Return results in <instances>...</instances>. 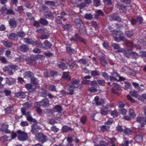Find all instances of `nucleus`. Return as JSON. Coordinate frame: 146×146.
Here are the masks:
<instances>
[{
    "label": "nucleus",
    "mask_w": 146,
    "mask_h": 146,
    "mask_svg": "<svg viewBox=\"0 0 146 146\" xmlns=\"http://www.w3.org/2000/svg\"><path fill=\"white\" fill-rule=\"evenodd\" d=\"M5 79L6 81V84H8L9 85H13L16 82L15 79L10 77L5 78Z\"/></svg>",
    "instance_id": "nucleus-12"
},
{
    "label": "nucleus",
    "mask_w": 146,
    "mask_h": 146,
    "mask_svg": "<svg viewBox=\"0 0 146 146\" xmlns=\"http://www.w3.org/2000/svg\"><path fill=\"white\" fill-rule=\"evenodd\" d=\"M146 121V117L143 116H137L136 118L137 122L140 124L138 125L139 128H140L145 126Z\"/></svg>",
    "instance_id": "nucleus-5"
},
{
    "label": "nucleus",
    "mask_w": 146,
    "mask_h": 146,
    "mask_svg": "<svg viewBox=\"0 0 146 146\" xmlns=\"http://www.w3.org/2000/svg\"><path fill=\"white\" fill-rule=\"evenodd\" d=\"M84 17L86 19L89 20H91L93 18V15L91 13H86Z\"/></svg>",
    "instance_id": "nucleus-47"
},
{
    "label": "nucleus",
    "mask_w": 146,
    "mask_h": 146,
    "mask_svg": "<svg viewBox=\"0 0 146 146\" xmlns=\"http://www.w3.org/2000/svg\"><path fill=\"white\" fill-rule=\"evenodd\" d=\"M70 45L67 46L66 47V50L67 52L69 54H74L76 52L73 48L70 47Z\"/></svg>",
    "instance_id": "nucleus-22"
},
{
    "label": "nucleus",
    "mask_w": 146,
    "mask_h": 146,
    "mask_svg": "<svg viewBox=\"0 0 146 146\" xmlns=\"http://www.w3.org/2000/svg\"><path fill=\"white\" fill-rule=\"evenodd\" d=\"M72 26L70 24H66L64 25L63 28L65 30H68L70 29L72 27Z\"/></svg>",
    "instance_id": "nucleus-58"
},
{
    "label": "nucleus",
    "mask_w": 146,
    "mask_h": 146,
    "mask_svg": "<svg viewBox=\"0 0 146 146\" xmlns=\"http://www.w3.org/2000/svg\"><path fill=\"white\" fill-rule=\"evenodd\" d=\"M111 34L115 36H121L123 34V32L120 31L113 30L110 31Z\"/></svg>",
    "instance_id": "nucleus-26"
},
{
    "label": "nucleus",
    "mask_w": 146,
    "mask_h": 146,
    "mask_svg": "<svg viewBox=\"0 0 146 146\" xmlns=\"http://www.w3.org/2000/svg\"><path fill=\"white\" fill-rule=\"evenodd\" d=\"M102 76L106 80H108L109 79L108 75L105 72H102Z\"/></svg>",
    "instance_id": "nucleus-49"
},
{
    "label": "nucleus",
    "mask_w": 146,
    "mask_h": 146,
    "mask_svg": "<svg viewBox=\"0 0 146 146\" xmlns=\"http://www.w3.org/2000/svg\"><path fill=\"white\" fill-rule=\"evenodd\" d=\"M80 82V80L78 79H76L73 80L71 82V84L70 85L71 86H73L74 88H78V84Z\"/></svg>",
    "instance_id": "nucleus-24"
},
{
    "label": "nucleus",
    "mask_w": 146,
    "mask_h": 146,
    "mask_svg": "<svg viewBox=\"0 0 146 146\" xmlns=\"http://www.w3.org/2000/svg\"><path fill=\"white\" fill-rule=\"evenodd\" d=\"M98 84L101 86H104L105 85V81L104 80H98L96 81Z\"/></svg>",
    "instance_id": "nucleus-44"
},
{
    "label": "nucleus",
    "mask_w": 146,
    "mask_h": 146,
    "mask_svg": "<svg viewBox=\"0 0 146 146\" xmlns=\"http://www.w3.org/2000/svg\"><path fill=\"white\" fill-rule=\"evenodd\" d=\"M131 70L130 68L126 66L122 68V71L127 74H128Z\"/></svg>",
    "instance_id": "nucleus-50"
},
{
    "label": "nucleus",
    "mask_w": 146,
    "mask_h": 146,
    "mask_svg": "<svg viewBox=\"0 0 146 146\" xmlns=\"http://www.w3.org/2000/svg\"><path fill=\"white\" fill-rule=\"evenodd\" d=\"M39 22L40 24L46 26L48 24V21L43 18H40L39 20Z\"/></svg>",
    "instance_id": "nucleus-29"
},
{
    "label": "nucleus",
    "mask_w": 146,
    "mask_h": 146,
    "mask_svg": "<svg viewBox=\"0 0 146 146\" xmlns=\"http://www.w3.org/2000/svg\"><path fill=\"white\" fill-rule=\"evenodd\" d=\"M131 95L132 96L134 97L135 98H137L138 97L137 92L135 91H134L131 92Z\"/></svg>",
    "instance_id": "nucleus-61"
},
{
    "label": "nucleus",
    "mask_w": 146,
    "mask_h": 146,
    "mask_svg": "<svg viewBox=\"0 0 146 146\" xmlns=\"http://www.w3.org/2000/svg\"><path fill=\"white\" fill-rule=\"evenodd\" d=\"M114 86L111 88V92L113 93L116 94H119V91L121 89L120 86L118 84L113 83Z\"/></svg>",
    "instance_id": "nucleus-10"
},
{
    "label": "nucleus",
    "mask_w": 146,
    "mask_h": 146,
    "mask_svg": "<svg viewBox=\"0 0 146 146\" xmlns=\"http://www.w3.org/2000/svg\"><path fill=\"white\" fill-rule=\"evenodd\" d=\"M137 23H138L139 24H141L143 23V19L140 16H138L137 19Z\"/></svg>",
    "instance_id": "nucleus-60"
},
{
    "label": "nucleus",
    "mask_w": 146,
    "mask_h": 146,
    "mask_svg": "<svg viewBox=\"0 0 146 146\" xmlns=\"http://www.w3.org/2000/svg\"><path fill=\"white\" fill-rule=\"evenodd\" d=\"M44 44L45 46L48 48H50L52 46L51 43L47 40H46L44 42Z\"/></svg>",
    "instance_id": "nucleus-57"
},
{
    "label": "nucleus",
    "mask_w": 146,
    "mask_h": 146,
    "mask_svg": "<svg viewBox=\"0 0 146 146\" xmlns=\"http://www.w3.org/2000/svg\"><path fill=\"white\" fill-rule=\"evenodd\" d=\"M74 23L76 28L79 29V32L80 34H82L86 32V28L84 24L80 19H74Z\"/></svg>",
    "instance_id": "nucleus-1"
},
{
    "label": "nucleus",
    "mask_w": 146,
    "mask_h": 146,
    "mask_svg": "<svg viewBox=\"0 0 146 146\" xmlns=\"http://www.w3.org/2000/svg\"><path fill=\"white\" fill-rule=\"evenodd\" d=\"M0 60L4 64H6L7 62V60L3 56L0 57Z\"/></svg>",
    "instance_id": "nucleus-63"
},
{
    "label": "nucleus",
    "mask_w": 146,
    "mask_h": 146,
    "mask_svg": "<svg viewBox=\"0 0 146 146\" xmlns=\"http://www.w3.org/2000/svg\"><path fill=\"white\" fill-rule=\"evenodd\" d=\"M91 74L93 77H95L96 76H99L100 75V72L97 70L91 71Z\"/></svg>",
    "instance_id": "nucleus-31"
},
{
    "label": "nucleus",
    "mask_w": 146,
    "mask_h": 146,
    "mask_svg": "<svg viewBox=\"0 0 146 146\" xmlns=\"http://www.w3.org/2000/svg\"><path fill=\"white\" fill-rule=\"evenodd\" d=\"M36 140L42 143H44L47 141V136L43 133H39L36 135Z\"/></svg>",
    "instance_id": "nucleus-6"
},
{
    "label": "nucleus",
    "mask_w": 146,
    "mask_h": 146,
    "mask_svg": "<svg viewBox=\"0 0 146 146\" xmlns=\"http://www.w3.org/2000/svg\"><path fill=\"white\" fill-rule=\"evenodd\" d=\"M109 17L111 21H116L119 22L121 21V19L119 16V13L117 12L109 15Z\"/></svg>",
    "instance_id": "nucleus-7"
},
{
    "label": "nucleus",
    "mask_w": 146,
    "mask_h": 146,
    "mask_svg": "<svg viewBox=\"0 0 146 146\" xmlns=\"http://www.w3.org/2000/svg\"><path fill=\"white\" fill-rule=\"evenodd\" d=\"M73 129L71 128L70 127H68L66 125L63 126L62 128V131L63 133H65L70 131H73Z\"/></svg>",
    "instance_id": "nucleus-27"
},
{
    "label": "nucleus",
    "mask_w": 146,
    "mask_h": 146,
    "mask_svg": "<svg viewBox=\"0 0 146 146\" xmlns=\"http://www.w3.org/2000/svg\"><path fill=\"white\" fill-rule=\"evenodd\" d=\"M100 60L102 65L104 66H105L107 65L108 63L104 57H102L100 58Z\"/></svg>",
    "instance_id": "nucleus-33"
},
{
    "label": "nucleus",
    "mask_w": 146,
    "mask_h": 146,
    "mask_svg": "<svg viewBox=\"0 0 146 146\" xmlns=\"http://www.w3.org/2000/svg\"><path fill=\"white\" fill-rule=\"evenodd\" d=\"M17 133L18 134V139L20 140L24 141L28 139L27 134L24 131L19 130L17 131Z\"/></svg>",
    "instance_id": "nucleus-4"
},
{
    "label": "nucleus",
    "mask_w": 146,
    "mask_h": 146,
    "mask_svg": "<svg viewBox=\"0 0 146 146\" xmlns=\"http://www.w3.org/2000/svg\"><path fill=\"white\" fill-rule=\"evenodd\" d=\"M33 122V124L31 125V131L34 133H36L40 129V127L37 125L38 122L35 119V121H30Z\"/></svg>",
    "instance_id": "nucleus-8"
},
{
    "label": "nucleus",
    "mask_w": 146,
    "mask_h": 146,
    "mask_svg": "<svg viewBox=\"0 0 146 146\" xmlns=\"http://www.w3.org/2000/svg\"><path fill=\"white\" fill-rule=\"evenodd\" d=\"M9 125L8 124L3 123L2 124V127L1 128V131H4L6 133H9L10 131L7 129Z\"/></svg>",
    "instance_id": "nucleus-16"
},
{
    "label": "nucleus",
    "mask_w": 146,
    "mask_h": 146,
    "mask_svg": "<svg viewBox=\"0 0 146 146\" xmlns=\"http://www.w3.org/2000/svg\"><path fill=\"white\" fill-rule=\"evenodd\" d=\"M24 6L27 8L31 9L33 6V5L29 2L26 1L24 4Z\"/></svg>",
    "instance_id": "nucleus-56"
},
{
    "label": "nucleus",
    "mask_w": 146,
    "mask_h": 146,
    "mask_svg": "<svg viewBox=\"0 0 146 146\" xmlns=\"http://www.w3.org/2000/svg\"><path fill=\"white\" fill-rule=\"evenodd\" d=\"M23 75L25 76L29 77L30 78H33L34 76L33 73L30 71H27L24 72L23 73Z\"/></svg>",
    "instance_id": "nucleus-30"
},
{
    "label": "nucleus",
    "mask_w": 146,
    "mask_h": 146,
    "mask_svg": "<svg viewBox=\"0 0 146 146\" xmlns=\"http://www.w3.org/2000/svg\"><path fill=\"white\" fill-rule=\"evenodd\" d=\"M115 40L117 42H124L126 45L129 47L132 48L133 46V43L125 38V37H114Z\"/></svg>",
    "instance_id": "nucleus-3"
},
{
    "label": "nucleus",
    "mask_w": 146,
    "mask_h": 146,
    "mask_svg": "<svg viewBox=\"0 0 146 146\" xmlns=\"http://www.w3.org/2000/svg\"><path fill=\"white\" fill-rule=\"evenodd\" d=\"M91 86L88 89V91L91 93H95L98 91V89H97V86L99 87L98 84L96 86Z\"/></svg>",
    "instance_id": "nucleus-23"
},
{
    "label": "nucleus",
    "mask_w": 146,
    "mask_h": 146,
    "mask_svg": "<svg viewBox=\"0 0 146 146\" xmlns=\"http://www.w3.org/2000/svg\"><path fill=\"white\" fill-rule=\"evenodd\" d=\"M127 6L124 5L122 4H119L117 7L119 9V11L121 13L125 12L127 11Z\"/></svg>",
    "instance_id": "nucleus-19"
},
{
    "label": "nucleus",
    "mask_w": 146,
    "mask_h": 146,
    "mask_svg": "<svg viewBox=\"0 0 146 146\" xmlns=\"http://www.w3.org/2000/svg\"><path fill=\"white\" fill-rule=\"evenodd\" d=\"M9 24L11 28H15L17 25V22L14 18L11 19L9 20Z\"/></svg>",
    "instance_id": "nucleus-14"
},
{
    "label": "nucleus",
    "mask_w": 146,
    "mask_h": 146,
    "mask_svg": "<svg viewBox=\"0 0 146 146\" xmlns=\"http://www.w3.org/2000/svg\"><path fill=\"white\" fill-rule=\"evenodd\" d=\"M138 99L139 100L143 102L145 101H146V94H142L139 96Z\"/></svg>",
    "instance_id": "nucleus-38"
},
{
    "label": "nucleus",
    "mask_w": 146,
    "mask_h": 146,
    "mask_svg": "<svg viewBox=\"0 0 146 146\" xmlns=\"http://www.w3.org/2000/svg\"><path fill=\"white\" fill-rule=\"evenodd\" d=\"M110 114L113 117H117L119 115L118 112L115 110L111 111Z\"/></svg>",
    "instance_id": "nucleus-45"
},
{
    "label": "nucleus",
    "mask_w": 146,
    "mask_h": 146,
    "mask_svg": "<svg viewBox=\"0 0 146 146\" xmlns=\"http://www.w3.org/2000/svg\"><path fill=\"white\" fill-rule=\"evenodd\" d=\"M49 90L51 92H57L56 86L53 85H50L49 86Z\"/></svg>",
    "instance_id": "nucleus-48"
},
{
    "label": "nucleus",
    "mask_w": 146,
    "mask_h": 146,
    "mask_svg": "<svg viewBox=\"0 0 146 146\" xmlns=\"http://www.w3.org/2000/svg\"><path fill=\"white\" fill-rule=\"evenodd\" d=\"M25 36V33L22 31H20L17 33V34L12 33H10L9 36Z\"/></svg>",
    "instance_id": "nucleus-21"
},
{
    "label": "nucleus",
    "mask_w": 146,
    "mask_h": 146,
    "mask_svg": "<svg viewBox=\"0 0 146 146\" xmlns=\"http://www.w3.org/2000/svg\"><path fill=\"white\" fill-rule=\"evenodd\" d=\"M100 146H108V144L106 142L101 141L100 142Z\"/></svg>",
    "instance_id": "nucleus-64"
},
{
    "label": "nucleus",
    "mask_w": 146,
    "mask_h": 146,
    "mask_svg": "<svg viewBox=\"0 0 146 146\" xmlns=\"http://www.w3.org/2000/svg\"><path fill=\"white\" fill-rule=\"evenodd\" d=\"M133 51L129 50H124L123 52L124 55L126 57L129 58L131 56Z\"/></svg>",
    "instance_id": "nucleus-28"
},
{
    "label": "nucleus",
    "mask_w": 146,
    "mask_h": 146,
    "mask_svg": "<svg viewBox=\"0 0 146 146\" xmlns=\"http://www.w3.org/2000/svg\"><path fill=\"white\" fill-rule=\"evenodd\" d=\"M50 70H46L45 71L44 75L46 78H48L50 76Z\"/></svg>",
    "instance_id": "nucleus-43"
},
{
    "label": "nucleus",
    "mask_w": 146,
    "mask_h": 146,
    "mask_svg": "<svg viewBox=\"0 0 146 146\" xmlns=\"http://www.w3.org/2000/svg\"><path fill=\"white\" fill-rule=\"evenodd\" d=\"M50 76L52 77H54L55 76H57L58 73V72L56 71L50 70Z\"/></svg>",
    "instance_id": "nucleus-52"
},
{
    "label": "nucleus",
    "mask_w": 146,
    "mask_h": 146,
    "mask_svg": "<svg viewBox=\"0 0 146 146\" xmlns=\"http://www.w3.org/2000/svg\"><path fill=\"white\" fill-rule=\"evenodd\" d=\"M69 66L70 68L73 70H76L78 67V65L74 63H71Z\"/></svg>",
    "instance_id": "nucleus-46"
},
{
    "label": "nucleus",
    "mask_w": 146,
    "mask_h": 146,
    "mask_svg": "<svg viewBox=\"0 0 146 146\" xmlns=\"http://www.w3.org/2000/svg\"><path fill=\"white\" fill-rule=\"evenodd\" d=\"M45 4L47 5L54 6L55 5V2L53 1H45L44 2Z\"/></svg>",
    "instance_id": "nucleus-40"
},
{
    "label": "nucleus",
    "mask_w": 146,
    "mask_h": 146,
    "mask_svg": "<svg viewBox=\"0 0 146 146\" xmlns=\"http://www.w3.org/2000/svg\"><path fill=\"white\" fill-rule=\"evenodd\" d=\"M24 41L25 42L28 44H31L40 48H42L43 46V45L41 43V42L39 40H36L35 41H34L32 39H30L27 38H24Z\"/></svg>",
    "instance_id": "nucleus-2"
},
{
    "label": "nucleus",
    "mask_w": 146,
    "mask_h": 146,
    "mask_svg": "<svg viewBox=\"0 0 146 146\" xmlns=\"http://www.w3.org/2000/svg\"><path fill=\"white\" fill-rule=\"evenodd\" d=\"M113 106L111 104H108L107 106L102 108L100 110V113L102 115H106L109 111V109L112 108Z\"/></svg>",
    "instance_id": "nucleus-9"
},
{
    "label": "nucleus",
    "mask_w": 146,
    "mask_h": 146,
    "mask_svg": "<svg viewBox=\"0 0 146 146\" xmlns=\"http://www.w3.org/2000/svg\"><path fill=\"white\" fill-rule=\"evenodd\" d=\"M57 66L61 71H64L68 69V66L66 64L62 62H58Z\"/></svg>",
    "instance_id": "nucleus-11"
},
{
    "label": "nucleus",
    "mask_w": 146,
    "mask_h": 146,
    "mask_svg": "<svg viewBox=\"0 0 146 146\" xmlns=\"http://www.w3.org/2000/svg\"><path fill=\"white\" fill-rule=\"evenodd\" d=\"M69 76V72H64L62 74V78L66 80L68 79Z\"/></svg>",
    "instance_id": "nucleus-36"
},
{
    "label": "nucleus",
    "mask_w": 146,
    "mask_h": 146,
    "mask_svg": "<svg viewBox=\"0 0 146 146\" xmlns=\"http://www.w3.org/2000/svg\"><path fill=\"white\" fill-rule=\"evenodd\" d=\"M9 67L11 69L14 70H17L18 68V66L13 64L10 65L9 66Z\"/></svg>",
    "instance_id": "nucleus-62"
},
{
    "label": "nucleus",
    "mask_w": 146,
    "mask_h": 146,
    "mask_svg": "<svg viewBox=\"0 0 146 146\" xmlns=\"http://www.w3.org/2000/svg\"><path fill=\"white\" fill-rule=\"evenodd\" d=\"M87 118L86 116L83 115L82 116L80 119V121L83 124H85L87 121Z\"/></svg>",
    "instance_id": "nucleus-51"
},
{
    "label": "nucleus",
    "mask_w": 146,
    "mask_h": 146,
    "mask_svg": "<svg viewBox=\"0 0 146 146\" xmlns=\"http://www.w3.org/2000/svg\"><path fill=\"white\" fill-rule=\"evenodd\" d=\"M62 106L59 105H56L53 108V111L54 112H58V113H61L62 111Z\"/></svg>",
    "instance_id": "nucleus-25"
},
{
    "label": "nucleus",
    "mask_w": 146,
    "mask_h": 146,
    "mask_svg": "<svg viewBox=\"0 0 146 146\" xmlns=\"http://www.w3.org/2000/svg\"><path fill=\"white\" fill-rule=\"evenodd\" d=\"M40 102L41 106L42 107H46L50 105L48 100L47 98H45Z\"/></svg>",
    "instance_id": "nucleus-15"
},
{
    "label": "nucleus",
    "mask_w": 146,
    "mask_h": 146,
    "mask_svg": "<svg viewBox=\"0 0 146 146\" xmlns=\"http://www.w3.org/2000/svg\"><path fill=\"white\" fill-rule=\"evenodd\" d=\"M75 88H74L73 86H71L70 85L69 87L68 88V90L69 92L67 93L66 94L70 95H73L74 94V89Z\"/></svg>",
    "instance_id": "nucleus-32"
},
{
    "label": "nucleus",
    "mask_w": 146,
    "mask_h": 146,
    "mask_svg": "<svg viewBox=\"0 0 146 146\" xmlns=\"http://www.w3.org/2000/svg\"><path fill=\"white\" fill-rule=\"evenodd\" d=\"M49 9L48 7L45 5H42V7L41 11L44 13H47L49 11Z\"/></svg>",
    "instance_id": "nucleus-41"
},
{
    "label": "nucleus",
    "mask_w": 146,
    "mask_h": 146,
    "mask_svg": "<svg viewBox=\"0 0 146 146\" xmlns=\"http://www.w3.org/2000/svg\"><path fill=\"white\" fill-rule=\"evenodd\" d=\"M13 107L11 106H9L6 108H5V110L6 113L11 114L13 111Z\"/></svg>",
    "instance_id": "nucleus-39"
},
{
    "label": "nucleus",
    "mask_w": 146,
    "mask_h": 146,
    "mask_svg": "<svg viewBox=\"0 0 146 146\" xmlns=\"http://www.w3.org/2000/svg\"><path fill=\"white\" fill-rule=\"evenodd\" d=\"M64 18L63 17L61 16H58L56 18L55 22L58 24H62V20Z\"/></svg>",
    "instance_id": "nucleus-37"
},
{
    "label": "nucleus",
    "mask_w": 146,
    "mask_h": 146,
    "mask_svg": "<svg viewBox=\"0 0 146 146\" xmlns=\"http://www.w3.org/2000/svg\"><path fill=\"white\" fill-rule=\"evenodd\" d=\"M83 84H90L91 86H96L97 85V83L95 80L91 81L90 80H84L83 81Z\"/></svg>",
    "instance_id": "nucleus-18"
},
{
    "label": "nucleus",
    "mask_w": 146,
    "mask_h": 146,
    "mask_svg": "<svg viewBox=\"0 0 146 146\" xmlns=\"http://www.w3.org/2000/svg\"><path fill=\"white\" fill-rule=\"evenodd\" d=\"M15 12L12 9H7L6 14L8 15H15Z\"/></svg>",
    "instance_id": "nucleus-59"
},
{
    "label": "nucleus",
    "mask_w": 146,
    "mask_h": 146,
    "mask_svg": "<svg viewBox=\"0 0 146 146\" xmlns=\"http://www.w3.org/2000/svg\"><path fill=\"white\" fill-rule=\"evenodd\" d=\"M15 97L19 98H25L26 95L25 93L23 92H19L15 93Z\"/></svg>",
    "instance_id": "nucleus-20"
},
{
    "label": "nucleus",
    "mask_w": 146,
    "mask_h": 146,
    "mask_svg": "<svg viewBox=\"0 0 146 146\" xmlns=\"http://www.w3.org/2000/svg\"><path fill=\"white\" fill-rule=\"evenodd\" d=\"M129 116L131 118H134L136 115L133 110L132 109H130L129 110Z\"/></svg>",
    "instance_id": "nucleus-35"
},
{
    "label": "nucleus",
    "mask_w": 146,
    "mask_h": 146,
    "mask_svg": "<svg viewBox=\"0 0 146 146\" xmlns=\"http://www.w3.org/2000/svg\"><path fill=\"white\" fill-rule=\"evenodd\" d=\"M18 49L21 52L25 53L29 51V48L27 45L23 44L19 47Z\"/></svg>",
    "instance_id": "nucleus-13"
},
{
    "label": "nucleus",
    "mask_w": 146,
    "mask_h": 146,
    "mask_svg": "<svg viewBox=\"0 0 146 146\" xmlns=\"http://www.w3.org/2000/svg\"><path fill=\"white\" fill-rule=\"evenodd\" d=\"M132 142V140L126 141H125L121 145V146H129V143H131Z\"/></svg>",
    "instance_id": "nucleus-54"
},
{
    "label": "nucleus",
    "mask_w": 146,
    "mask_h": 146,
    "mask_svg": "<svg viewBox=\"0 0 146 146\" xmlns=\"http://www.w3.org/2000/svg\"><path fill=\"white\" fill-rule=\"evenodd\" d=\"M50 130L56 133L58 132L59 129L58 128H57L56 126H53L51 127Z\"/></svg>",
    "instance_id": "nucleus-53"
},
{
    "label": "nucleus",
    "mask_w": 146,
    "mask_h": 146,
    "mask_svg": "<svg viewBox=\"0 0 146 146\" xmlns=\"http://www.w3.org/2000/svg\"><path fill=\"white\" fill-rule=\"evenodd\" d=\"M24 10L23 6H19L17 7V8L16 11L18 12H19L20 13H22Z\"/></svg>",
    "instance_id": "nucleus-55"
},
{
    "label": "nucleus",
    "mask_w": 146,
    "mask_h": 146,
    "mask_svg": "<svg viewBox=\"0 0 146 146\" xmlns=\"http://www.w3.org/2000/svg\"><path fill=\"white\" fill-rule=\"evenodd\" d=\"M2 42L3 45L7 47L10 48L12 46V43L8 41H2Z\"/></svg>",
    "instance_id": "nucleus-34"
},
{
    "label": "nucleus",
    "mask_w": 146,
    "mask_h": 146,
    "mask_svg": "<svg viewBox=\"0 0 146 146\" xmlns=\"http://www.w3.org/2000/svg\"><path fill=\"white\" fill-rule=\"evenodd\" d=\"M25 115L26 116L27 120L29 121H35V119L33 118L31 116V112L27 111Z\"/></svg>",
    "instance_id": "nucleus-17"
},
{
    "label": "nucleus",
    "mask_w": 146,
    "mask_h": 146,
    "mask_svg": "<svg viewBox=\"0 0 146 146\" xmlns=\"http://www.w3.org/2000/svg\"><path fill=\"white\" fill-rule=\"evenodd\" d=\"M125 85L124 86L123 88L125 90L130 88L131 87V84L130 83L127 82H124Z\"/></svg>",
    "instance_id": "nucleus-42"
}]
</instances>
